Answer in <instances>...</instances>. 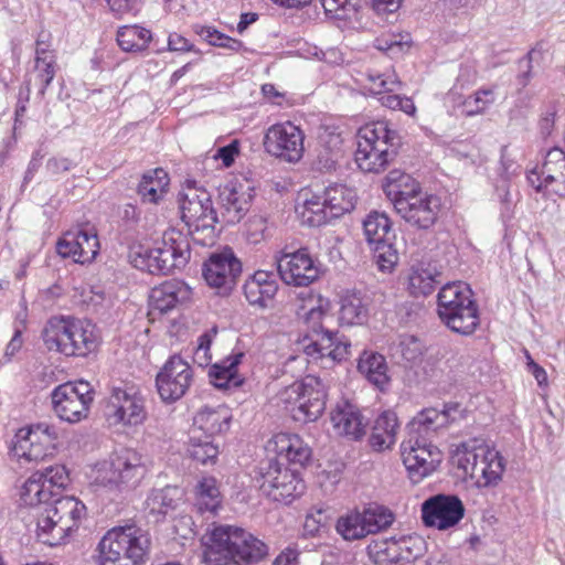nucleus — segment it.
Returning a JSON list of instances; mask_svg holds the SVG:
<instances>
[{
	"label": "nucleus",
	"mask_w": 565,
	"mask_h": 565,
	"mask_svg": "<svg viewBox=\"0 0 565 565\" xmlns=\"http://www.w3.org/2000/svg\"><path fill=\"white\" fill-rule=\"evenodd\" d=\"M147 472L145 457L136 449L122 448L94 466L90 484L95 491L117 495L136 489Z\"/></svg>",
	"instance_id": "7ed1b4c3"
},
{
	"label": "nucleus",
	"mask_w": 565,
	"mask_h": 565,
	"mask_svg": "<svg viewBox=\"0 0 565 565\" xmlns=\"http://www.w3.org/2000/svg\"><path fill=\"white\" fill-rule=\"evenodd\" d=\"M543 60V50L541 47L532 49L526 55V66L527 70L520 74L519 82L522 87H525L531 77L535 75V66H541V62Z\"/></svg>",
	"instance_id": "680f3d73"
},
{
	"label": "nucleus",
	"mask_w": 565,
	"mask_h": 565,
	"mask_svg": "<svg viewBox=\"0 0 565 565\" xmlns=\"http://www.w3.org/2000/svg\"><path fill=\"white\" fill-rule=\"evenodd\" d=\"M181 218L195 242L205 245L214 238L217 215L211 194L194 185H188L179 195Z\"/></svg>",
	"instance_id": "6e6552de"
},
{
	"label": "nucleus",
	"mask_w": 565,
	"mask_h": 565,
	"mask_svg": "<svg viewBox=\"0 0 565 565\" xmlns=\"http://www.w3.org/2000/svg\"><path fill=\"white\" fill-rule=\"evenodd\" d=\"M465 507L456 495L437 494L422 504V519L425 525L438 530L455 526L463 518Z\"/></svg>",
	"instance_id": "5701e85b"
},
{
	"label": "nucleus",
	"mask_w": 565,
	"mask_h": 565,
	"mask_svg": "<svg viewBox=\"0 0 565 565\" xmlns=\"http://www.w3.org/2000/svg\"><path fill=\"white\" fill-rule=\"evenodd\" d=\"M191 256L188 235L175 228L164 231L159 246L139 247L130 255L131 264L137 269L150 274L167 275L184 267Z\"/></svg>",
	"instance_id": "39448f33"
},
{
	"label": "nucleus",
	"mask_w": 565,
	"mask_h": 565,
	"mask_svg": "<svg viewBox=\"0 0 565 565\" xmlns=\"http://www.w3.org/2000/svg\"><path fill=\"white\" fill-rule=\"evenodd\" d=\"M168 51L170 52H191L194 51V45L189 42L183 35L179 33H171L168 38Z\"/></svg>",
	"instance_id": "338daca9"
},
{
	"label": "nucleus",
	"mask_w": 565,
	"mask_h": 565,
	"mask_svg": "<svg viewBox=\"0 0 565 565\" xmlns=\"http://www.w3.org/2000/svg\"><path fill=\"white\" fill-rule=\"evenodd\" d=\"M467 300H475L472 290L467 284L454 281L444 285L437 295L438 317L466 305Z\"/></svg>",
	"instance_id": "4c0bfd02"
},
{
	"label": "nucleus",
	"mask_w": 565,
	"mask_h": 565,
	"mask_svg": "<svg viewBox=\"0 0 565 565\" xmlns=\"http://www.w3.org/2000/svg\"><path fill=\"white\" fill-rule=\"evenodd\" d=\"M439 319L451 331L470 335L480 323L478 305L476 300H467L466 305L439 316Z\"/></svg>",
	"instance_id": "7c9ffc66"
},
{
	"label": "nucleus",
	"mask_w": 565,
	"mask_h": 565,
	"mask_svg": "<svg viewBox=\"0 0 565 565\" xmlns=\"http://www.w3.org/2000/svg\"><path fill=\"white\" fill-rule=\"evenodd\" d=\"M35 84L39 85V95L44 96L56 73V56H35Z\"/></svg>",
	"instance_id": "864d4df0"
},
{
	"label": "nucleus",
	"mask_w": 565,
	"mask_h": 565,
	"mask_svg": "<svg viewBox=\"0 0 565 565\" xmlns=\"http://www.w3.org/2000/svg\"><path fill=\"white\" fill-rule=\"evenodd\" d=\"M437 276L439 274L430 266L418 265L412 267L408 276L409 292L415 297L430 295L439 284Z\"/></svg>",
	"instance_id": "09e8293b"
},
{
	"label": "nucleus",
	"mask_w": 565,
	"mask_h": 565,
	"mask_svg": "<svg viewBox=\"0 0 565 565\" xmlns=\"http://www.w3.org/2000/svg\"><path fill=\"white\" fill-rule=\"evenodd\" d=\"M193 380L192 369L180 355L171 356L156 376L162 402L173 403L185 395Z\"/></svg>",
	"instance_id": "a211bd4d"
},
{
	"label": "nucleus",
	"mask_w": 565,
	"mask_h": 565,
	"mask_svg": "<svg viewBox=\"0 0 565 565\" xmlns=\"http://www.w3.org/2000/svg\"><path fill=\"white\" fill-rule=\"evenodd\" d=\"M238 154V143L233 141L232 143L222 147L215 154L216 159H221L224 167L228 168L233 164L235 157Z\"/></svg>",
	"instance_id": "774afa93"
},
{
	"label": "nucleus",
	"mask_w": 565,
	"mask_h": 565,
	"mask_svg": "<svg viewBox=\"0 0 565 565\" xmlns=\"http://www.w3.org/2000/svg\"><path fill=\"white\" fill-rule=\"evenodd\" d=\"M364 236L370 246L392 239V223L385 213L373 211L363 222Z\"/></svg>",
	"instance_id": "de8ad7c7"
},
{
	"label": "nucleus",
	"mask_w": 565,
	"mask_h": 565,
	"mask_svg": "<svg viewBox=\"0 0 565 565\" xmlns=\"http://www.w3.org/2000/svg\"><path fill=\"white\" fill-rule=\"evenodd\" d=\"M320 2L327 15L345 20L356 13L361 0H320Z\"/></svg>",
	"instance_id": "13d9d810"
},
{
	"label": "nucleus",
	"mask_w": 565,
	"mask_h": 565,
	"mask_svg": "<svg viewBox=\"0 0 565 565\" xmlns=\"http://www.w3.org/2000/svg\"><path fill=\"white\" fill-rule=\"evenodd\" d=\"M556 113V108L553 105H548L542 111L539 120V130L543 138L552 135L555 125Z\"/></svg>",
	"instance_id": "0e129e2a"
},
{
	"label": "nucleus",
	"mask_w": 565,
	"mask_h": 565,
	"mask_svg": "<svg viewBox=\"0 0 565 565\" xmlns=\"http://www.w3.org/2000/svg\"><path fill=\"white\" fill-rule=\"evenodd\" d=\"M151 40V31L137 24L124 25L117 31V43L125 52L143 51L148 47Z\"/></svg>",
	"instance_id": "49530a36"
},
{
	"label": "nucleus",
	"mask_w": 565,
	"mask_h": 565,
	"mask_svg": "<svg viewBox=\"0 0 565 565\" xmlns=\"http://www.w3.org/2000/svg\"><path fill=\"white\" fill-rule=\"evenodd\" d=\"M331 423L335 434L359 439L365 433L366 423L356 406L345 402L331 413Z\"/></svg>",
	"instance_id": "cd10ccee"
},
{
	"label": "nucleus",
	"mask_w": 565,
	"mask_h": 565,
	"mask_svg": "<svg viewBox=\"0 0 565 565\" xmlns=\"http://www.w3.org/2000/svg\"><path fill=\"white\" fill-rule=\"evenodd\" d=\"M277 269L281 280L295 287H307L320 275L316 260L305 248L280 256Z\"/></svg>",
	"instance_id": "4be33fe9"
},
{
	"label": "nucleus",
	"mask_w": 565,
	"mask_h": 565,
	"mask_svg": "<svg viewBox=\"0 0 565 565\" xmlns=\"http://www.w3.org/2000/svg\"><path fill=\"white\" fill-rule=\"evenodd\" d=\"M188 290L183 282L175 280L164 281L151 290L150 306L153 310L164 313L184 300Z\"/></svg>",
	"instance_id": "e433bc0d"
},
{
	"label": "nucleus",
	"mask_w": 565,
	"mask_h": 565,
	"mask_svg": "<svg viewBox=\"0 0 565 565\" xmlns=\"http://www.w3.org/2000/svg\"><path fill=\"white\" fill-rule=\"evenodd\" d=\"M15 449L30 461H38L51 455L58 438L57 430L47 423L21 428L15 435Z\"/></svg>",
	"instance_id": "aec40b11"
},
{
	"label": "nucleus",
	"mask_w": 565,
	"mask_h": 565,
	"mask_svg": "<svg viewBox=\"0 0 565 565\" xmlns=\"http://www.w3.org/2000/svg\"><path fill=\"white\" fill-rule=\"evenodd\" d=\"M169 185L168 173L163 169H153L146 172L137 188V192L145 203H158L167 192Z\"/></svg>",
	"instance_id": "a19ab883"
},
{
	"label": "nucleus",
	"mask_w": 565,
	"mask_h": 565,
	"mask_svg": "<svg viewBox=\"0 0 565 565\" xmlns=\"http://www.w3.org/2000/svg\"><path fill=\"white\" fill-rule=\"evenodd\" d=\"M268 554V546L244 529L232 525L215 526L205 544V565H254Z\"/></svg>",
	"instance_id": "f03ea898"
},
{
	"label": "nucleus",
	"mask_w": 565,
	"mask_h": 565,
	"mask_svg": "<svg viewBox=\"0 0 565 565\" xmlns=\"http://www.w3.org/2000/svg\"><path fill=\"white\" fill-rule=\"evenodd\" d=\"M494 103V93L491 88H481L473 95L467 97L462 104L463 113L467 116H475L483 113Z\"/></svg>",
	"instance_id": "4d7b16f0"
},
{
	"label": "nucleus",
	"mask_w": 565,
	"mask_h": 565,
	"mask_svg": "<svg viewBox=\"0 0 565 565\" xmlns=\"http://www.w3.org/2000/svg\"><path fill=\"white\" fill-rule=\"evenodd\" d=\"M148 546L149 539L139 529L114 527L98 544L97 565H139Z\"/></svg>",
	"instance_id": "0eeeda50"
},
{
	"label": "nucleus",
	"mask_w": 565,
	"mask_h": 565,
	"mask_svg": "<svg viewBox=\"0 0 565 565\" xmlns=\"http://www.w3.org/2000/svg\"><path fill=\"white\" fill-rule=\"evenodd\" d=\"M87 516L86 505L73 495L54 499L38 518V537L50 546L62 544Z\"/></svg>",
	"instance_id": "423d86ee"
},
{
	"label": "nucleus",
	"mask_w": 565,
	"mask_h": 565,
	"mask_svg": "<svg viewBox=\"0 0 565 565\" xmlns=\"http://www.w3.org/2000/svg\"><path fill=\"white\" fill-rule=\"evenodd\" d=\"M105 415L114 425L139 426L147 419L146 397L142 390L124 382L113 386L105 405Z\"/></svg>",
	"instance_id": "9d476101"
},
{
	"label": "nucleus",
	"mask_w": 565,
	"mask_h": 565,
	"mask_svg": "<svg viewBox=\"0 0 565 565\" xmlns=\"http://www.w3.org/2000/svg\"><path fill=\"white\" fill-rule=\"evenodd\" d=\"M327 210L321 194L307 196L302 205L297 207L301 223L312 227L324 225L333 220L331 215H328Z\"/></svg>",
	"instance_id": "a18cd8bd"
},
{
	"label": "nucleus",
	"mask_w": 565,
	"mask_h": 565,
	"mask_svg": "<svg viewBox=\"0 0 565 565\" xmlns=\"http://www.w3.org/2000/svg\"><path fill=\"white\" fill-rule=\"evenodd\" d=\"M41 337L50 352L65 356H86L99 344L95 324L88 320L70 316L51 317L46 321Z\"/></svg>",
	"instance_id": "20e7f679"
},
{
	"label": "nucleus",
	"mask_w": 565,
	"mask_h": 565,
	"mask_svg": "<svg viewBox=\"0 0 565 565\" xmlns=\"http://www.w3.org/2000/svg\"><path fill=\"white\" fill-rule=\"evenodd\" d=\"M398 419L393 411H384L374 422L369 439L370 446L375 451L390 449L396 443Z\"/></svg>",
	"instance_id": "2f4dec72"
},
{
	"label": "nucleus",
	"mask_w": 565,
	"mask_h": 565,
	"mask_svg": "<svg viewBox=\"0 0 565 565\" xmlns=\"http://www.w3.org/2000/svg\"><path fill=\"white\" fill-rule=\"evenodd\" d=\"M252 189L237 181H228L218 188L221 215L227 224L238 223L248 212Z\"/></svg>",
	"instance_id": "393cba45"
},
{
	"label": "nucleus",
	"mask_w": 565,
	"mask_h": 565,
	"mask_svg": "<svg viewBox=\"0 0 565 565\" xmlns=\"http://www.w3.org/2000/svg\"><path fill=\"white\" fill-rule=\"evenodd\" d=\"M276 458L260 462L254 478L263 494L273 501L289 503L305 491L298 469L285 467L282 461L303 467L311 458V448L298 435L279 433L267 444Z\"/></svg>",
	"instance_id": "f257e3e1"
},
{
	"label": "nucleus",
	"mask_w": 565,
	"mask_h": 565,
	"mask_svg": "<svg viewBox=\"0 0 565 565\" xmlns=\"http://www.w3.org/2000/svg\"><path fill=\"white\" fill-rule=\"evenodd\" d=\"M397 214L408 224L417 228L431 227L440 211V199L434 194L420 192L408 201L401 200L396 204Z\"/></svg>",
	"instance_id": "b1692460"
},
{
	"label": "nucleus",
	"mask_w": 565,
	"mask_h": 565,
	"mask_svg": "<svg viewBox=\"0 0 565 565\" xmlns=\"http://www.w3.org/2000/svg\"><path fill=\"white\" fill-rule=\"evenodd\" d=\"M355 81L371 94L381 95L379 100L384 107L393 110L399 109L407 115L415 114L416 107L411 98L390 94L397 90L401 86V81L394 71L381 72L367 67L364 71L358 72Z\"/></svg>",
	"instance_id": "4468645a"
},
{
	"label": "nucleus",
	"mask_w": 565,
	"mask_h": 565,
	"mask_svg": "<svg viewBox=\"0 0 565 565\" xmlns=\"http://www.w3.org/2000/svg\"><path fill=\"white\" fill-rule=\"evenodd\" d=\"M321 196L328 207V215H331L332 218L342 216L355 206V192L343 184L327 188Z\"/></svg>",
	"instance_id": "58836bf2"
},
{
	"label": "nucleus",
	"mask_w": 565,
	"mask_h": 565,
	"mask_svg": "<svg viewBox=\"0 0 565 565\" xmlns=\"http://www.w3.org/2000/svg\"><path fill=\"white\" fill-rule=\"evenodd\" d=\"M448 423V411L426 408L418 413L409 423V436L426 438L430 434L436 433L439 428L446 427Z\"/></svg>",
	"instance_id": "ea45409f"
},
{
	"label": "nucleus",
	"mask_w": 565,
	"mask_h": 565,
	"mask_svg": "<svg viewBox=\"0 0 565 565\" xmlns=\"http://www.w3.org/2000/svg\"><path fill=\"white\" fill-rule=\"evenodd\" d=\"M109 10L117 18H122L127 14H135L138 8V0H106Z\"/></svg>",
	"instance_id": "e2e57ef3"
},
{
	"label": "nucleus",
	"mask_w": 565,
	"mask_h": 565,
	"mask_svg": "<svg viewBox=\"0 0 565 565\" xmlns=\"http://www.w3.org/2000/svg\"><path fill=\"white\" fill-rule=\"evenodd\" d=\"M195 505L200 512L215 513L222 503L218 481L211 476L202 477L195 487Z\"/></svg>",
	"instance_id": "c03bdc74"
},
{
	"label": "nucleus",
	"mask_w": 565,
	"mask_h": 565,
	"mask_svg": "<svg viewBox=\"0 0 565 565\" xmlns=\"http://www.w3.org/2000/svg\"><path fill=\"white\" fill-rule=\"evenodd\" d=\"M278 291L276 276L271 271L257 270L243 285L246 301L257 309L271 307Z\"/></svg>",
	"instance_id": "a878e982"
},
{
	"label": "nucleus",
	"mask_w": 565,
	"mask_h": 565,
	"mask_svg": "<svg viewBox=\"0 0 565 565\" xmlns=\"http://www.w3.org/2000/svg\"><path fill=\"white\" fill-rule=\"evenodd\" d=\"M305 134L290 121L271 125L265 132L263 146L265 151L287 163H298L305 152Z\"/></svg>",
	"instance_id": "2eb2a0df"
},
{
	"label": "nucleus",
	"mask_w": 565,
	"mask_h": 565,
	"mask_svg": "<svg viewBox=\"0 0 565 565\" xmlns=\"http://www.w3.org/2000/svg\"><path fill=\"white\" fill-rule=\"evenodd\" d=\"M398 544L401 550H406L408 552V554L404 555L403 558L411 561L417 558L422 554L424 541L420 537H404Z\"/></svg>",
	"instance_id": "69168bd1"
},
{
	"label": "nucleus",
	"mask_w": 565,
	"mask_h": 565,
	"mask_svg": "<svg viewBox=\"0 0 565 565\" xmlns=\"http://www.w3.org/2000/svg\"><path fill=\"white\" fill-rule=\"evenodd\" d=\"M358 371L380 391L386 390L391 377L384 355L373 351H364L359 359Z\"/></svg>",
	"instance_id": "72a5a7b5"
},
{
	"label": "nucleus",
	"mask_w": 565,
	"mask_h": 565,
	"mask_svg": "<svg viewBox=\"0 0 565 565\" xmlns=\"http://www.w3.org/2000/svg\"><path fill=\"white\" fill-rule=\"evenodd\" d=\"M188 454L193 460L202 465H214L220 451L218 446L210 440L209 437L201 440L200 438L192 436L188 446Z\"/></svg>",
	"instance_id": "603ef678"
},
{
	"label": "nucleus",
	"mask_w": 565,
	"mask_h": 565,
	"mask_svg": "<svg viewBox=\"0 0 565 565\" xmlns=\"http://www.w3.org/2000/svg\"><path fill=\"white\" fill-rule=\"evenodd\" d=\"M394 521L392 512L383 505H370L363 511L353 510L341 515L335 524L337 533L348 542L379 533Z\"/></svg>",
	"instance_id": "ddd939ff"
},
{
	"label": "nucleus",
	"mask_w": 565,
	"mask_h": 565,
	"mask_svg": "<svg viewBox=\"0 0 565 565\" xmlns=\"http://www.w3.org/2000/svg\"><path fill=\"white\" fill-rule=\"evenodd\" d=\"M196 33L209 44L213 46H218L223 49L231 50L233 52H239L244 44L242 41L237 39H233L220 31H217L214 26H200L196 30Z\"/></svg>",
	"instance_id": "6e6d98bb"
},
{
	"label": "nucleus",
	"mask_w": 565,
	"mask_h": 565,
	"mask_svg": "<svg viewBox=\"0 0 565 565\" xmlns=\"http://www.w3.org/2000/svg\"><path fill=\"white\" fill-rule=\"evenodd\" d=\"M398 349L403 359L407 362H415L422 355V344L413 335L401 337Z\"/></svg>",
	"instance_id": "052dcab7"
},
{
	"label": "nucleus",
	"mask_w": 565,
	"mask_h": 565,
	"mask_svg": "<svg viewBox=\"0 0 565 565\" xmlns=\"http://www.w3.org/2000/svg\"><path fill=\"white\" fill-rule=\"evenodd\" d=\"M68 482V472L62 465L33 472L24 482L21 499L28 505L47 503Z\"/></svg>",
	"instance_id": "f3484780"
},
{
	"label": "nucleus",
	"mask_w": 565,
	"mask_h": 565,
	"mask_svg": "<svg viewBox=\"0 0 565 565\" xmlns=\"http://www.w3.org/2000/svg\"><path fill=\"white\" fill-rule=\"evenodd\" d=\"M545 191L565 196V152L557 147L550 149L541 167Z\"/></svg>",
	"instance_id": "c756f323"
},
{
	"label": "nucleus",
	"mask_w": 565,
	"mask_h": 565,
	"mask_svg": "<svg viewBox=\"0 0 565 565\" xmlns=\"http://www.w3.org/2000/svg\"><path fill=\"white\" fill-rule=\"evenodd\" d=\"M392 134L385 121H376L360 129L355 162L365 172L382 171L392 158L388 150Z\"/></svg>",
	"instance_id": "9b49d317"
},
{
	"label": "nucleus",
	"mask_w": 565,
	"mask_h": 565,
	"mask_svg": "<svg viewBox=\"0 0 565 565\" xmlns=\"http://www.w3.org/2000/svg\"><path fill=\"white\" fill-rule=\"evenodd\" d=\"M231 420L230 409L223 405L216 407L204 406L193 418L194 426L212 437L228 429Z\"/></svg>",
	"instance_id": "f704fd0d"
},
{
	"label": "nucleus",
	"mask_w": 565,
	"mask_h": 565,
	"mask_svg": "<svg viewBox=\"0 0 565 565\" xmlns=\"http://www.w3.org/2000/svg\"><path fill=\"white\" fill-rule=\"evenodd\" d=\"M94 396L95 392L86 381L63 383L51 393L53 411L64 422L78 423L88 416Z\"/></svg>",
	"instance_id": "f8f14e48"
},
{
	"label": "nucleus",
	"mask_w": 565,
	"mask_h": 565,
	"mask_svg": "<svg viewBox=\"0 0 565 565\" xmlns=\"http://www.w3.org/2000/svg\"><path fill=\"white\" fill-rule=\"evenodd\" d=\"M243 358V353H236L230 355L222 362L214 364L209 371L211 383L221 390H230L241 386L243 379L237 373V366Z\"/></svg>",
	"instance_id": "c9c22d12"
},
{
	"label": "nucleus",
	"mask_w": 565,
	"mask_h": 565,
	"mask_svg": "<svg viewBox=\"0 0 565 565\" xmlns=\"http://www.w3.org/2000/svg\"><path fill=\"white\" fill-rule=\"evenodd\" d=\"M343 156V139L340 134L326 130L320 136L317 163L321 170H333Z\"/></svg>",
	"instance_id": "37998d69"
},
{
	"label": "nucleus",
	"mask_w": 565,
	"mask_h": 565,
	"mask_svg": "<svg viewBox=\"0 0 565 565\" xmlns=\"http://www.w3.org/2000/svg\"><path fill=\"white\" fill-rule=\"evenodd\" d=\"M99 247L97 232L89 226L68 231L56 243L60 256L82 265L92 263L98 255Z\"/></svg>",
	"instance_id": "412c9836"
},
{
	"label": "nucleus",
	"mask_w": 565,
	"mask_h": 565,
	"mask_svg": "<svg viewBox=\"0 0 565 565\" xmlns=\"http://www.w3.org/2000/svg\"><path fill=\"white\" fill-rule=\"evenodd\" d=\"M487 447L484 441L478 438L462 441L452 452V462L466 477L477 480L480 460L487 454Z\"/></svg>",
	"instance_id": "c85d7f7f"
},
{
	"label": "nucleus",
	"mask_w": 565,
	"mask_h": 565,
	"mask_svg": "<svg viewBox=\"0 0 565 565\" xmlns=\"http://www.w3.org/2000/svg\"><path fill=\"white\" fill-rule=\"evenodd\" d=\"M401 456L408 477L414 483L430 476L443 461L441 451L427 438H419V436H409L402 443Z\"/></svg>",
	"instance_id": "dca6fc26"
},
{
	"label": "nucleus",
	"mask_w": 565,
	"mask_h": 565,
	"mask_svg": "<svg viewBox=\"0 0 565 565\" xmlns=\"http://www.w3.org/2000/svg\"><path fill=\"white\" fill-rule=\"evenodd\" d=\"M503 471L504 463L501 455L487 447V454L480 460V470L476 482L482 487L495 484L501 479Z\"/></svg>",
	"instance_id": "8fccbe9b"
},
{
	"label": "nucleus",
	"mask_w": 565,
	"mask_h": 565,
	"mask_svg": "<svg viewBox=\"0 0 565 565\" xmlns=\"http://www.w3.org/2000/svg\"><path fill=\"white\" fill-rule=\"evenodd\" d=\"M350 347V342L338 332L326 330L311 337V341L305 345V353L312 359L341 361L348 356Z\"/></svg>",
	"instance_id": "bb28decb"
},
{
	"label": "nucleus",
	"mask_w": 565,
	"mask_h": 565,
	"mask_svg": "<svg viewBox=\"0 0 565 565\" xmlns=\"http://www.w3.org/2000/svg\"><path fill=\"white\" fill-rule=\"evenodd\" d=\"M278 398L290 411L296 422L310 423L323 414L327 391L319 377L307 375L281 390Z\"/></svg>",
	"instance_id": "1a4fd4ad"
},
{
	"label": "nucleus",
	"mask_w": 565,
	"mask_h": 565,
	"mask_svg": "<svg viewBox=\"0 0 565 565\" xmlns=\"http://www.w3.org/2000/svg\"><path fill=\"white\" fill-rule=\"evenodd\" d=\"M242 273V264L231 248L212 254L203 265V276L220 295H228Z\"/></svg>",
	"instance_id": "6ab92c4d"
},
{
	"label": "nucleus",
	"mask_w": 565,
	"mask_h": 565,
	"mask_svg": "<svg viewBox=\"0 0 565 565\" xmlns=\"http://www.w3.org/2000/svg\"><path fill=\"white\" fill-rule=\"evenodd\" d=\"M383 190L392 201L394 209L401 200L408 201L422 192L420 184L409 174L392 170L385 178Z\"/></svg>",
	"instance_id": "473e14b6"
},
{
	"label": "nucleus",
	"mask_w": 565,
	"mask_h": 565,
	"mask_svg": "<svg viewBox=\"0 0 565 565\" xmlns=\"http://www.w3.org/2000/svg\"><path fill=\"white\" fill-rule=\"evenodd\" d=\"M328 302L319 299L317 306L311 307L305 315V322L311 331V337L327 329L323 327V320L327 317Z\"/></svg>",
	"instance_id": "bf43d9fd"
},
{
	"label": "nucleus",
	"mask_w": 565,
	"mask_h": 565,
	"mask_svg": "<svg viewBox=\"0 0 565 565\" xmlns=\"http://www.w3.org/2000/svg\"><path fill=\"white\" fill-rule=\"evenodd\" d=\"M179 500V489L166 487L152 490L146 500V505L151 514L164 515L169 510L175 509Z\"/></svg>",
	"instance_id": "3c124183"
},
{
	"label": "nucleus",
	"mask_w": 565,
	"mask_h": 565,
	"mask_svg": "<svg viewBox=\"0 0 565 565\" xmlns=\"http://www.w3.org/2000/svg\"><path fill=\"white\" fill-rule=\"evenodd\" d=\"M367 306L358 291H347L341 298L339 321L342 326H361L367 319Z\"/></svg>",
	"instance_id": "79ce46f5"
},
{
	"label": "nucleus",
	"mask_w": 565,
	"mask_h": 565,
	"mask_svg": "<svg viewBox=\"0 0 565 565\" xmlns=\"http://www.w3.org/2000/svg\"><path fill=\"white\" fill-rule=\"evenodd\" d=\"M377 268L383 273H392L398 263V252L391 239L370 246Z\"/></svg>",
	"instance_id": "5fc2aeb1"
}]
</instances>
